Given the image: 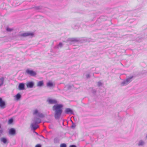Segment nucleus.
I'll list each match as a JSON object with an SVG mask.
<instances>
[{
    "instance_id": "1",
    "label": "nucleus",
    "mask_w": 147,
    "mask_h": 147,
    "mask_svg": "<svg viewBox=\"0 0 147 147\" xmlns=\"http://www.w3.org/2000/svg\"><path fill=\"white\" fill-rule=\"evenodd\" d=\"M63 105L61 104L55 105L53 107V110L54 111V117L56 119H59L62 112Z\"/></svg>"
},
{
    "instance_id": "2",
    "label": "nucleus",
    "mask_w": 147,
    "mask_h": 147,
    "mask_svg": "<svg viewBox=\"0 0 147 147\" xmlns=\"http://www.w3.org/2000/svg\"><path fill=\"white\" fill-rule=\"evenodd\" d=\"M41 122V120L39 118L34 117L32 120V122L30 125V127L32 130L35 131L37 129L39 126L37 124L40 123Z\"/></svg>"
},
{
    "instance_id": "3",
    "label": "nucleus",
    "mask_w": 147,
    "mask_h": 147,
    "mask_svg": "<svg viewBox=\"0 0 147 147\" xmlns=\"http://www.w3.org/2000/svg\"><path fill=\"white\" fill-rule=\"evenodd\" d=\"M25 74L30 76H35L36 75V73L31 69H27L25 71Z\"/></svg>"
},
{
    "instance_id": "4",
    "label": "nucleus",
    "mask_w": 147,
    "mask_h": 147,
    "mask_svg": "<svg viewBox=\"0 0 147 147\" xmlns=\"http://www.w3.org/2000/svg\"><path fill=\"white\" fill-rule=\"evenodd\" d=\"M133 78V76H132L124 80L121 82V85L122 86L127 85L132 81Z\"/></svg>"
},
{
    "instance_id": "5",
    "label": "nucleus",
    "mask_w": 147,
    "mask_h": 147,
    "mask_svg": "<svg viewBox=\"0 0 147 147\" xmlns=\"http://www.w3.org/2000/svg\"><path fill=\"white\" fill-rule=\"evenodd\" d=\"M34 35V34L32 32H26L23 33H20L19 36L20 37H26L28 36L32 37Z\"/></svg>"
},
{
    "instance_id": "6",
    "label": "nucleus",
    "mask_w": 147,
    "mask_h": 147,
    "mask_svg": "<svg viewBox=\"0 0 147 147\" xmlns=\"http://www.w3.org/2000/svg\"><path fill=\"white\" fill-rule=\"evenodd\" d=\"M33 114L34 115H36L41 118L44 117V115L42 113L39 112L37 109H35L33 111Z\"/></svg>"
},
{
    "instance_id": "7",
    "label": "nucleus",
    "mask_w": 147,
    "mask_h": 147,
    "mask_svg": "<svg viewBox=\"0 0 147 147\" xmlns=\"http://www.w3.org/2000/svg\"><path fill=\"white\" fill-rule=\"evenodd\" d=\"M78 39L75 38H69L67 41V42L69 43V45L72 44L73 42H77L78 41Z\"/></svg>"
},
{
    "instance_id": "8",
    "label": "nucleus",
    "mask_w": 147,
    "mask_h": 147,
    "mask_svg": "<svg viewBox=\"0 0 147 147\" xmlns=\"http://www.w3.org/2000/svg\"><path fill=\"white\" fill-rule=\"evenodd\" d=\"M0 107L1 109H4L6 107L5 102L1 98H0Z\"/></svg>"
},
{
    "instance_id": "9",
    "label": "nucleus",
    "mask_w": 147,
    "mask_h": 147,
    "mask_svg": "<svg viewBox=\"0 0 147 147\" xmlns=\"http://www.w3.org/2000/svg\"><path fill=\"white\" fill-rule=\"evenodd\" d=\"M47 101L50 104H55L57 103V101L55 99H48Z\"/></svg>"
},
{
    "instance_id": "10",
    "label": "nucleus",
    "mask_w": 147,
    "mask_h": 147,
    "mask_svg": "<svg viewBox=\"0 0 147 147\" xmlns=\"http://www.w3.org/2000/svg\"><path fill=\"white\" fill-rule=\"evenodd\" d=\"M65 113L67 114H72L73 113V111L70 108H67L65 109Z\"/></svg>"
},
{
    "instance_id": "11",
    "label": "nucleus",
    "mask_w": 147,
    "mask_h": 147,
    "mask_svg": "<svg viewBox=\"0 0 147 147\" xmlns=\"http://www.w3.org/2000/svg\"><path fill=\"white\" fill-rule=\"evenodd\" d=\"M34 85V83L33 82H29L27 83L26 86L28 88H32Z\"/></svg>"
},
{
    "instance_id": "12",
    "label": "nucleus",
    "mask_w": 147,
    "mask_h": 147,
    "mask_svg": "<svg viewBox=\"0 0 147 147\" xmlns=\"http://www.w3.org/2000/svg\"><path fill=\"white\" fill-rule=\"evenodd\" d=\"M9 133L10 135H13L15 134L16 131L14 129L11 128L9 130Z\"/></svg>"
},
{
    "instance_id": "13",
    "label": "nucleus",
    "mask_w": 147,
    "mask_h": 147,
    "mask_svg": "<svg viewBox=\"0 0 147 147\" xmlns=\"http://www.w3.org/2000/svg\"><path fill=\"white\" fill-rule=\"evenodd\" d=\"M19 89L20 90H24L25 88V85L23 83H20L18 86Z\"/></svg>"
},
{
    "instance_id": "14",
    "label": "nucleus",
    "mask_w": 147,
    "mask_h": 147,
    "mask_svg": "<svg viewBox=\"0 0 147 147\" xmlns=\"http://www.w3.org/2000/svg\"><path fill=\"white\" fill-rule=\"evenodd\" d=\"M145 144V142L142 140H139L138 142V146H143Z\"/></svg>"
},
{
    "instance_id": "15",
    "label": "nucleus",
    "mask_w": 147,
    "mask_h": 147,
    "mask_svg": "<svg viewBox=\"0 0 147 147\" xmlns=\"http://www.w3.org/2000/svg\"><path fill=\"white\" fill-rule=\"evenodd\" d=\"M21 94L18 93L14 96L15 99L16 100H18L21 98Z\"/></svg>"
},
{
    "instance_id": "16",
    "label": "nucleus",
    "mask_w": 147,
    "mask_h": 147,
    "mask_svg": "<svg viewBox=\"0 0 147 147\" xmlns=\"http://www.w3.org/2000/svg\"><path fill=\"white\" fill-rule=\"evenodd\" d=\"M1 142H3L4 144H6L7 142V139L5 138H1L0 139Z\"/></svg>"
},
{
    "instance_id": "17",
    "label": "nucleus",
    "mask_w": 147,
    "mask_h": 147,
    "mask_svg": "<svg viewBox=\"0 0 147 147\" xmlns=\"http://www.w3.org/2000/svg\"><path fill=\"white\" fill-rule=\"evenodd\" d=\"M44 84V82L43 81H40L38 82L37 84V86L38 87H41Z\"/></svg>"
},
{
    "instance_id": "18",
    "label": "nucleus",
    "mask_w": 147,
    "mask_h": 147,
    "mask_svg": "<svg viewBox=\"0 0 147 147\" xmlns=\"http://www.w3.org/2000/svg\"><path fill=\"white\" fill-rule=\"evenodd\" d=\"M47 86L48 87H51L53 86V84L52 82L51 81H49L47 83Z\"/></svg>"
},
{
    "instance_id": "19",
    "label": "nucleus",
    "mask_w": 147,
    "mask_h": 147,
    "mask_svg": "<svg viewBox=\"0 0 147 147\" xmlns=\"http://www.w3.org/2000/svg\"><path fill=\"white\" fill-rule=\"evenodd\" d=\"M35 9L38 10V11L39 12H42V11L41 9H42V7H40V6H38L36 7H35Z\"/></svg>"
},
{
    "instance_id": "20",
    "label": "nucleus",
    "mask_w": 147,
    "mask_h": 147,
    "mask_svg": "<svg viewBox=\"0 0 147 147\" xmlns=\"http://www.w3.org/2000/svg\"><path fill=\"white\" fill-rule=\"evenodd\" d=\"M63 45L62 43L61 42H60L59 43V44L58 45L56 46L55 47L56 48L59 49L61 47H62Z\"/></svg>"
},
{
    "instance_id": "21",
    "label": "nucleus",
    "mask_w": 147,
    "mask_h": 147,
    "mask_svg": "<svg viewBox=\"0 0 147 147\" xmlns=\"http://www.w3.org/2000/svg\"><path fill=\"white\" fill-rule=\"evenodd\" d=\"M0 82L1 83L0 84V86L3 85V84L4 81V78L3 77H2L0 78Z\"/></svg>"
},
{
    "instance_id": "22",
    "label": "nucleus",
    "mask_w": 147,
    "mask_h": 147,
    "mask_svg": "<svg viewBox=\"0 0 147 147\" xmlns=\"http://www.w3.org/2000/svg\"><path fill=\"white\" fill-rule=\"evenodd\" d=\"M13 122V119L11 118L10 119H9L8 121V123L10 125Z\"/></svg>"
},
{
    "instance_id": "23",
    "label": "nucleus",
    "mask_w": 147,
    "mask_h": 147,
    "mask_svg": "<svg viewBox=\"0 0 147 147\" xmlns=\"http://www.w3.org/2000/svg\"><path fill=\"white\" fill-rule=\"evenodd\" d=\"M13 29L11 28H9L8 27H7L6 28V30L8 32H11L12 31Z\"/></svg>"
},
{
    "instance_id": "24",
    "label": "nucleus",
    "mask_w": 147,
    "mask_h": 147,
    "mask_svg": "<svg viewBox=\"0 0 147 147\" xmlns=\"http://www.w3.org/2000/svg\"><path fill=\"white\" fill-rule=\"evenodd\" d=\"M54 142L55 143H57L59 142V140L57 138H55L54 139Z\"/></svg>"
},
{
    "instance_id": "25",
    "label": "nucleus",
    "mask_w": 147,
    "mask_h": 147,
    "mask_svg": "<svg viewBox=\"0 0 147 147\" xmlns=\"http://www.w3.org/2000/svg\"><path fill=\"white\" fill-rule=\"evenodd\" d=\"M97 85L98 86H100L102 85V83L100 81H99L97 83Z\"/></svg>"
},
{
    "instance_id": "26",
    "label": "nucleus",
    "mask_w": 147,
    "mask_h": 147,
    "mask_svg": "<svg viewBox=\"0 0 147 147\" xmlns=\"http://www.w3.org/2000/svg\"><path fill=\"white\" fill-rule=\"evenodd\" d=\"M60 147H66V145L65 144H61Z\"/></svg>"
},
{
    "instance_id": "27",
    "label": "nucleus",
    "mask_w": 147,
    "mask_h": 147,
    "mask_svg": "<svg viewBox=\"0 0 147 147\" xmlns=\"http://www.w3.org/2000/svg\"><path fill=\"white\" fill-rule=\"evenodd\" d=\"M35 147H41V145L40 144L36 145Z\"/></svg>"
},
{
    "instance_id": "28",
    "label": "nucleus",
    "mask_w": 147,
    "mask_h": 147,
    "mask_svg": "<svg viewBox=\"0 0 147 147\" xmlns=\"http://www.w3.org/2000/svg\"><path fill=\"white\" fill-rule=\"evenodd\" d=\"M71 127L72 128H74L76 127V125L74 123H72V125L71 126Z\"/></svg>"
},
{
    "instance_id": "29",
    "label": "nucleus",
    "mask_w": 147,
    "mask_h": 147,
    "mask_svg": "<svg viewBox=\"0 0 147 147\" xmlns=\"http://www.w3.org/2000/svg\"><path fill=\"white\" fill-rule=\"evenodd\" d=\"M86 77L87 78H90V75H89V74H86Z\"/></svg>"
},
{
    "instance_id": "30",
    "label": "nucleus",
    "mask_w": 147,
    "mask_h": 147,
    "mask_svg": "<svg viewBox=\"0 0 147 147\" xmlns=\"http://www.w3.org/2000/svg\"><path fill=\"white\" fill-rule=\"evenodd\" d=\"M69 147H76V146L74 145H71L69 146Z\"/></svg>"
},
{
    "instance_id": "31",
    "label": "nucleus",
    "mask_w": 147,
    "mask_h": 147,
    "mask_svg": "<svg viewBox=\"0 0 147 147\" xmlns=\"http://www.w3.org/2000/svg\"><path fill=\"white\" fill-rule=\"evenodd\" d=\"M67 87L68 89H69V88H70V87H71V86H70L68 85V86H67Z\"/></svg>"
},
{
    "instance_id": "32",
    "label": "nucleus",
    "mask_w": 147,
    "mask_h": 147,
    "mask_svg": "<svg viewBox=\"0 0 147 147\" xmlns=\"http://www.w3.org/2000/svg\"><path fill=\"white\" fill-rule=\"evenodd\" d=\"M2 131H3V130H0V132H1Z\"/></svg>"
},
{
    "instance_id": "33",
    "label": "nucleus",
    "mask_w": 147,
    "mask_h": 147,
    "mask_svg": "<svg viewBox=\"0 0 147 147\" xmlns=\"http://www.w3.org/2000/svg\"><path fill=\"white\" fill-rule=\"evenodd\" d=\"M34 132H35L36 134H38V133H36V132L35 131H34Z\"/></svg>"
},
{
    "instance_id": "34",
    "label": "nucleus",
    "mask_w": 147,
    "mask_h": 147,
    "mask_svg": "<svg viewBox=\"0 0 147 147\" xmlns=\"http://www.w3.org/2000/svg\"><path fill=\"white\" fill-rule=\"evenodd\" d=\"M93 93H94L95 92V91H93Z\"/></svg>"
},
{
    "instance_id": "35",
    "label": "nucleus",
    "mask_w": 147,
    "mask_h": 147,
    "mask_svg": "<svg viewBox=\"0 0 147 147\" xmlns=\"http://www.w3.org/2000/svg\"><path fill=\"white\" fill-rule=\"evenodd\" d=\"M146 138H147V136H146Z\"/></svg>"
}]
</instances>
